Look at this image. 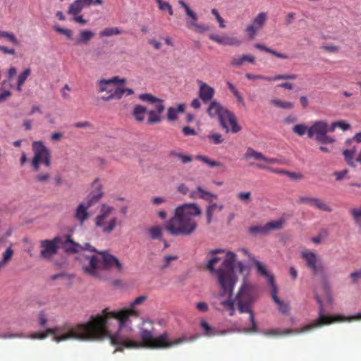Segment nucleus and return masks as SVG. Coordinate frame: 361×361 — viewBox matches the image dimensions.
I'll return each instance as SVG.
<instances>
[{"label":"nucleus","instance_id":"obj_1","mask_svg":"<svg viewBox=\"0 0 361 361\" xmlns=\"http://www.w3.org/2000/svg\"><path fill=\"white\" fill-rule=\"evenodd\" d=\"M210 259L207 263V269L210 273L215 274L221 290L213 302L214 307L219 311H227L230 316L234 315L235 303L240 313H248L250 328H243L238 331L243 333H254L257 331L254 314L250 305L254 302L253 290L251 286L243 283L235 300L231 297L237 282L234 271V263L236 255L231 251L226 252L223 249H214L209 252Z\"/></svg>","mask_w":361,"mask_h":361},{"label":"nucleus","instance_id":"obj_2","mask_svg":"<svg viewBox=\"0 0 361 361\" xmlns=\"http://www.w3.org/2000/svg\"><path fill=\"white\" fill-rule=\"evenodd\" d=\"M147 299L146 295H140L130 302L128 308L118 311H109L105 309L101 313L92 316L83 324L75 325L74 336L78 341H91L102 336H109V328H120L119 335L124 336L130 330V316L138 317L136 306L142 305Z\"/></svg>","mask_w":361,"mask_h":361},{"label":"nucleus","instance_id":"obj_3","mask_svg":"<svg viewBox=\"0 0 361 361\" xmlns=\"http://www.w3.org/2000/svg\"><path fill=\"white\" fill-rule=\"evenodd\" d=\"M139 336L140 341L133 338V326L130 323V330L126 332L124 336L119 335L120 328H109V336H102L95 341L109 339L111 345L116 346V350H121L126 348H151V349H166L178 346L185 343L192 342L197 338L196 336H188L183 335L177 338L171 339L167 333L159 336L154 334L153 323L149 320H142L139 325Z\"/></svg>","mask_w":361,"mask_h":361},{"label":"nucleus","instance_id":"obj_4","mask_svg":"<svg viewBox=\"0 0 361 361\" xmlns=\"http://www.w3.org/2000/svg\"><path fill=\"white\" fill-rule=\"evenodd\" d=\"M201 214V208L195 203L180 204L176 208L173 216L167 222L166 228L172 235H190L197 228L195 218Z\"/></svg>","mask_w":361,"mask_h":361},{"label":"nucleus","instance_id":"obj_5","mask_svg":"<svg viewBox=\"0 0 361 361\" xmlns=\"http://www.w3.org/2000/svg\"><path fill=\"white\" fill-rule=\"evenodd\" d=\"M80 250L96 253L95 255H82L80 258L84 272L90 276L100 277L102 271L114 269L117 272H121L123 270V265L118 259L107 251L98 252L87 243L80 245Z\"/></svg>","mask_w":361,"mask_h":361},{"label":"nucleus","instance_id":"obj_6","mask_svg":"<svg viewBox=\"0 0 361 361\" xmlns=\"http://www.w3.org/2000/svg\"><path fill=\"white\" fill-rule=\"evenodd\" d=\"M317 302L319 305L318 318L312 321L310 324H307L301 328L295 329H274L267 330L263 332L265 336H281L290 334H300L308 333L314 329L322 327V326L329 325L336 322H348L353 320L361 319V312L350 317H345L341 314H327L325 312L322 300L319 296L316 297Z\"/></svg>","mask_w":361,"mask_h":361},{"label":"nucleus","instance_id":"obj_7","mask_svg":"<svg viewBox=\"0 0 361 361\" xmlns=\"http://www.w3.org/2000/svg\"><path fill=\"white\" fill-rule=\"evenodd\" d=\"M75 326H61L54 328L47 329L42 332H35L27 336L22 333L20 334H0L1 338H29L31 339H44L49 335L52 336V340L56 343L65 341L67 340H78V338L72 337L74 336L73 332Z\"/></svg>","mask_w":361,"mask_h":361},{"label":"nucleus","instance_id":"obj_8","mask_svg":"<svg viewBox=\"0 0 361 361\" xmlns=\"http://www.w3.org/2000/svg\"><path fill=\"white\" fill-rule=\"evenodd\" d=\"M114 212V207L103 204L94 219L95 226L104 234H110L116 227L118 219Z\"/></svg>","mask_w":361,"mask_h":361},{"label":"nucleus","instance_id":"obj_9","mask_svg":"<svg viewBox=\"0 0 361 361\" xmlns=\"http://www.w3.org/2000/svg\"><path fill=\"white\" fill-rule=\"evenodd\" d=\"M32 149L33 157L31 165L35 171H38L42 164L46 167L51 166V152L42 141L32 142Z\"/></svg>","mask_w":361,"mask_h":361},{"label":"nucleus","instance_id":"obj_10","mask_svg":"<svg viewBox=\"0 0 361 361\" xmlns=\"http://www.w3.org/2000/svg\"><path fill=\"white\" fill-rule=\"evenodd\" d=\"M255 264L257 266V272L264 276L267 279L269 284L271 286V295L274 302L278 305L279 310L282 314H287L290 310L289 305L288 302H285L283 300H281L277 296V286L274 283V276L269 274V272L266 269L265 267L261 262L255 260Z\"/></svg>","mask_w":361,"mask_h":361},{"label":"nucleus","instance_id":"obj_11","mask_svg":"<svg viewBox=\"0 0 361 361\" xmlns=\"http://www.w3.org/2000/svg\"><path fill=\"white\" fill-rule=\"evenodd\" d=\"M300 255L306 267L313 274L324 278V266L321 257L316 252L305 249L301 251Z\"/></svg>","mask_w":361,"mask_h":361},{"label":"nucleus","instance_id":"obj_12","mask_svg":"<svg viewBox=\"0 0 361 361\" xmlns=\"http://www.w3.org/2000/svg\"><path fill=\"white\" fill-rule=\"evenodd\" d=\"M102 193L100 189L98 191L92 192L87 198L85 202H81L76 207L74 212L75 219L82 225L84 222L89 218L88 209L102 197Z\"/></svg>","mask_w":361,"mask_h":361},{"label":"nucleus","instance_id":"obj_13","mask_svg":"<svg viewBox=\"0 0 361 361\" xmlns=\"http://www.w3.org/2000/svg\"><path fill=\"white\" fill-rule=\"evenodd\" d=\"M61 243V238L56 236L51 240H43L40 242V257L44 259L49 260L56 254L59 250V245Z\"/></svg>","mask_w":361,"mask_h":361},{"label":"nucleus","instance_id":"obj_14","mask_svg":"<svg viewBox=\"0 0 361 361\" xmlns=\"http://www.w3.org/2000/svg\"><path fill=\"white\" fill-rule=\"evenodd\" d=\"M178 4L184 8L187 16L186 25L188 28H195L197 32H203L209 30V27L197 23L198 16L189 6L183 0H178Z\"/></svg>","mask_w":361,"mask_h":361},{"label":"nucleus","instance_id":"obj_15","mask_svg":"<svg viewBox=\"0 0 361 361\" xmlns=\"http://www.w3.org/2000/svg\"><path fill=\"white\" fill-rule=\"evenodd\" d=\"M219 120L221 126L226 132H228L229 130L228 126H231V131L233 133L239 132L241 129V128L237 124L235 115L226 108L221 114H220Z\"/></svg>","mask_w":361,"mask_h":361},{"label":"nucleus","instance_id":"obj_16","mask_svg":"<svg viewBox=\"0 0 361 361\" xmlns=\"http://www.w3.org/2000/svg\"><path fill=\"white\" fill-rule=\"evenodd\" d=\"M125 78L114 76L109 79H100L97 82V91L99 93L106 92L107 95L111 94L115 88L113 85L116 84H124Z\"/></svg>","mask_w":361,"mask_h":361},{"label":"nucleus","instance_id":"obj_17","mask_svg":"<svg viewBox=\"0 0 361 361\" xmlns=\"http://www.w3.org/2000/svg\"><path fill=\"white\" fill-rule=\"evenodd\" d=\"M267 20V14L265 12L259 13L247 26L245 31L250 38H254L257 32L264 27Z\"/></svg>","mask_w":361,"mask_h":361},{"label":"nucleus","instance_id":"obj_18","mask_svg":"<svg viewBox=\"0 0 361 361\" xmlns=\"http://www.w3.org/2000/svg\"><path fill=\"white\" fill-rule=\"evenodd\" d=\"M138 97L141 101L147 102L152 105V110L160 114L164 112L165 107L162 99L149 93L140 94Z\"/></svg>","mask_w":361,"mask_h":361},{"label":"nucleus","instance_id":"obj_19","mask_svg":"<svg viewBox=\"0 0 361 361\" xmlns=\"http://www.w3.org/2000/svg\"><path fill=\"white\" fill-rule=\"evenodd\" d=\"M197 82L199 85V98L204 103L209 102L214 96V89L202 80H198Z\"/></svg>","mask_w":361,"mask_h":361},{"label":"nucleus","instance_id":"obj_20","mask_svg":"<svg viewBox=\"0 0 361 361\" xmlns=\"http://www.w3.org/2000/svg\"><path fill=\"white\" fill-rule=\"evenodd\" d=\"M327 122L323 120L316 121L309 127L308 137L316 140L320 135L326 133Z\"/></svg>","mask_w":361,"mask_h":361},{"label":"nucleus","instance_id":"obj_21","mask_svg":"<svg viewBox=\"0 0 361 361\" xmlns=\"http://www.w3.org/2000/svg\"><path fill=\"white\" fill-rule=\"evenodd\" d=\"M209 37L211 40L221 45L236 46L240 45L241 42L235 37H230L228 35L219 36L216 34H210Z\"/></svg>","mask_w":361,"mask_h":361},{"label":"nucleus","instance_id":"obj_22","mask_svg":"<svg viewBox=\"0 0 361 361\" xmlns=\"http://www.w3.org/2000/svg\"><path fill=\"white\" fill-rule=\"evenodd\" d=\"M93 4V0H75L68 6L67 13L71 16L80 14L82 11Z\"/></svg>","mask_w":361,"mask_h":361},{"label":"nucleus","instance_id":"obj_23","mask_svg":"<svg viewBox=\"0 0 361 361\" xmlns=\"http://www.w3.org/2000/svg\"><path fill=\"white\" fill-rule=\"evenodd\" d=\"M134 93V91L131 88L126 87H116L114 89L111 94L103 95L101 97V99L104 102H109L112 99H121L123 96L131 95Z\"/></svg>","mask_w":361,"mask_h":361},{"label":"nucleus","instance_id":"obj_24","mask_svg":"<svg viewBox=\"0 0 361 361\" xmlns=\"http://www.w3.org/2000/svg\"><path fill=\"white\" fill-rule=\"evenodd\" d=\"M255 61V58L251 55H235L231 59L230 65L233 67L238 68L243 66L245 62L253 63Z\"/></svg>","mask_w":361,"mask_h":361},{"label":"nucleus","instance_id":"obj_25","mask_svg":"<svg viewBox=\"0 0 361 361\" xmlns=\"http://www.w3.org/2000/svg\"><path fill=\"white\" fill-rule=\"evenodd\" d=\"M224 109L225 108L222 106L220 103L214 100L209 102L207 112L210 117L214 118L217 116L219 118L220 114H221Z\"/></svg>","mask_w":361,"mask_h":361},{"label":"nucleus","instance_id":"obj_26","mask_svg":"<svg viewBox=\"0 0 361 361\" xmlns=\"http://www.w3.org/2000/svg\"><path fill=\"white\" fill-rule=\"evenodd\" d=\"M200 326H201L202 330L204 331L203 335L206 336H209V337L215 336L224 334L225 333L224 331H220L210 326L209 325V324L204 320H201Z\"/></svg>","mask_w":361,"mask_h":361},{"label":"nucleus","instance_id":"obj_27","mask_svg":"<svg viewBox=\"0 0 361 361\" xmlns=\"http://www.w3.org/2000/svg\"><path fill=\"white\" fill-rule=\"evenodd\" d=\"M147 233L151 239L161 240L163 237V228L160 225H155L148 228Z\"/></svg>","mask_w":361,"mask_h":361},{"label":"nucleus","instance_id":"obj_28","mask_svg":"<svg viewBox=\"0 0 361 361\" xmlns=\"http://www.w3.org/2000/svg\"><path fill=\"white\" fill-rule=\"evenodd\" d=\"M198 199H202L207 202H212L213 200H216L218 195L215 193L211 192L204 190L202 186H197Z\"/></svg>","mask_w":361,"mask_h":361},{"label":"nucleus","instance_id":"obj_29","mask_svg":"<svg viewBox=\"0 0 361 361\" xmlns=\"http://www.w3.org/2000/svg\"><path fill=\"white\" fill-rule=\"evenodd\" d=\"M60 244L67 252H78L80 251V245L73 242L69 237H66L64 240L61 239Z\"/></svg>","mask_w":361,"mask_h":361},{"label":"nucleus","instance_id":"obj_30","mask_svg":"<svg viewBox=\"0 0 361 361\" xmlns=\"http://www.w3.org/2000/svg\"><path fill=\"white\" fill-rule=\"evenodd\" d=\"M31 74V70L29 68H27L24 69V71L18 74L17 76V82H16V90L18 92L22 91L23 86L26 81V80L28 78V77Z\"/></svg>","mask_w":361,"mask_h":361},{"label":"nucleus","instance_id":"obj_31","mask_svg":"<svg viewBox=\"0 0 361 361\" xmlns=\"http://www.w3.org/2000/svg\"><path fill=\"white\" fill-rule=\"evenodd\" d=\"M147 107L142 105L135 106L133 111L135 119L138 122H143L147 115Z\"/></svg>","mask_w":361,"mask_h":361},{"label":"nucleus","instance_id":"obj_32","mask_svg":"<svg viewBox=\"0 0 361 361\" xmlns=\"http://www.w3.org/2000/svg\"><path fill=\"white\" fill-rule=\"evenodd\" d=\"M185 110V105L184 104H179L176 107H170L168 109L167 111V118L169 121H176L178 118V115L180 113L183 112Z\"/></svg>","mask_w":361,"mask_h":361},{"label":"nucleus","instance_id":"obj_33","mask_svg":"<svg viewBox=\"0 0 361 361\" xmlns=\"http://www.w3.org/2000/svg\"><path fill=\"white\" fill-rule=\"evenodd\" d=\"M270 103L275 107L280 108L282 109L290 110L294 108V103L290 101H284L280 99H273L270 101Z\"/></svg>","mask_w":361,"mask_h":361},{"label":"nucleus","instance_id":"obj_34","mask_svg":"<svg viewBox=\"0 0 361 361\" xmlns=\"http://www.w3.org/2000/svg\"><path fill=\"white\" fill-rule=\"evenodd\" d=\"M255 47L259 50L264 51L267 53L271 54L275 56L276 57L281 59H289V56L287 54L279 53V52H278L274 49H271L262 44H255Z\"/></svg>","mask_w":361,"mask_h":361},{"label":"nucleus","instance_id":"obj_35","mask_svg":"<svg viewBox=\"0 0 361 361\" xmlns=\"http://www.w3.org/2000/svg\"><path fill=\"white\" fill-rule=\"evenodd\" d=\"M94 36V32L90 30H82L79 32V38L77 39V43H88L91 39Z\"/></svg>","mask_w":361,"mask_h":361},{"label":"nucleus","instance_id":"obj_36","mask_svg":"<svg viewBox=\"0 0 361 361\" xmlns=\"http://www.w3.org/2000/svg\"><path fill=\"white\" fill-rule=\"evenodd\" d=\"M312 207L325 212H331L333 210L332 207L327 202L318 197H316Z\"/></svg>","mask_w":361,"mask_h":361},{"label":"nucleus","instance_id":"obj_37","mask_svg":"<svg viewBox=\"0 0 361 361\" xmlns=\"http://www.w3.org/2000/svg\"><path fill=\"white\" fill-rule=\"evenodd\" d=\"M161 114L154 110L147 109V115L148 116L147 123L154 124L159 123L161 121Z\"/></svg>","mask_w":361,"mask_h":361},{"label":"nucleus","instance_id":"obj_38","mask_svg":"<svg viewBox=\"0 0 361 361\" xmlns=\"http://www.w3.org/2000/svg\"><path fill=\"white\" fill-rule=\"evenodd\" d=\"M251 158L257 161H262V159H264V156L261 152H257L252 148H248L244 155V159L248 161Z\"/></svg>","mask_w":361,"mask_h":361},{"label":"nucleus","instance_id":"obj_39","mask_svg":"<svg viewBox=\"0 0 361 361\" xmlns=\"http://www.w3.org/2000/svg\"><path fill=\"white\" fill-rule=\"evenodd\" d=\"M249 232H250V233H251L252 235H266L268 233L266 224H264V225H261V224L253 225L249 228Z\"/></svg>","mask_w":361,"mask_h":361},{"label":"nucleus","instance_id":"obj_40","mask_svg":"<svg viewBox=\"0 0 361 361\" xmlns=\"http://www.w3.org/2000/svg\"><path fill=\"white\" fill-rule=\"evenodd\" d=\"M120 34H121V30L118 27H106L99 32V35L102 37H108Z\"/></svg>","mask_w":361,"mask_h":361},{"label":"nucleus","instance_id":"obj_41","mask_svg":"<svg viewBox=\"0 0 361 361\" xmlns=\"http://www.w3.org/2000/svg\"><path fill=\"white\" fill-rule=\"evenodd\" d=\"M170 156L178 159L182 164H188L192 161V159L191 156L184 154L181 152L173 150L170 152Z\"/></svg>","mask_w":361,"mask_h":361},{"label":"nucleus","instance_id":"obj_42","mask_svg":"<svg viewBox=\"0 0 361 361\" xmlns=\"http://www.w3.org/2000/svg\"><path fill=\"white\" fill-rule=\"evenodd\" d=\"M208 205L206 207V216L207 224H210L213 217L214 211L217 208L218 204L212 200L208 202Z\"/></svg>","mask_w":361,"mask_h":361},{"label":"nucleus","instance_id":"obj_43","mask_svg":"<svg viewBox=\"0 0 361 361\" xmlns=\"http://www.w3.org/2000/svg\"><path fill=\"white\" fill-rule=\"evenodd\" d=\"M196 159L208 164L209 166L211 167H215V166H217V167H224V165L219 162V161H213V160H211L209 159L208 157H205V156H202V155H197L196 157Z\"/></svg>","mask_w":361,"mask_h":361},{"label":"nucleus","instance_id":"obj_44","mask_svg":"<svg viewBox=\"0 0 361 361\" xmlns=\"http://www.w3.org/2000/svg\"><path fill=\"white\" fill-rule=\"evenodd\" d=\"M308 130L309 127L305 124H297L293 128V132L299 136H302L306 133L308 135Z\"/></svg>","mask_w":361,"mask_h":361},{"label":"nucleus","instance_id":"obj_45","mask_svg":"<svg viewBox=\"0 0 361 361\" xmlns=\"http://www.w3.org/2000/svg\"><path fill=\"white\" fill-rule=\"evenodd\" d=\"M283 224V221L282 219L268 222L266 224L267 232L269 233L270 231L280 229L282 227Z\"/></svg>","mask_w":361,"mask_h":361},{"label":"nucleus","instance_id":"obj_46","mask_svg":"<svg viewBox=\"0 0 361 361\" xmlns=\"http://www.w3.org/2000/svg\"><path fill=\"white\" fill-rule=\"evenodd\" d=\"M236 197L245 204H249L252 201L250 192H240L236 195Z\"/></svg>","mask_w":361,"mask_h":361},{"label":"nucleus","instance_id":"obj_47","mask_svg":"<svg viewBox=\"0 0 361 361\" xmlns=\"http://www.w3.org/2000/svg\"><path fill=\"white\" fill-rule=\"evenodd\" d=\"M13 255V251L11 247H8L2 254V259L0 263L3 267L11 259Z\"/></svg>","mask_w":361,"mask_h":361},{"label":"nucleus","instance_id":"obj_48","mask_svg":"<svg viewBox=\"0 0 361 361\" xmlns=\"http://www.w3.org/2000/svg\"><path fill=\"white\" fill-rule=\"evenodd\" d=\"M343 154L345 161L349 166L352 167H355L356 166L355 161L353 160L354 154H353V152L345 149L343 152Z\"/></svg>","mask_w":361,"mask_h":361},{"label":"nucleus","instance_id":"obj_49","mask_svg":"<svg viewBox=\"0 0 361 361\" xmlns=\"http://www.w3.org/2000/svg\"><path fill=\"white\" fill-rule=\"evenodd\" d=\"M298 75L295 74H279L271 78V81H276L280 80H295Z\"/></svg>","mask_w":361,"mask_h":361},{"label":"nucleus","instance_id":"obj_50","mask_svg":"<svg viewBox=\"0 0 361 361\" xmlns=\"http://www.w3.org/2000/svg\"><path fill=\"white\" fill-rule=\"evenodd\" d=\"M158 4L159 8L161 11H168L169 15L172 16L173 14V11L171 6L166 1H162L161 0H156Z\"/></svg>","mask_w":361,"mask_h":361},{"label":"nucleus","instance_id":"obj_51","mask_svg":"<svg viewBox=\"0 0 361 361\" xmlns=\"http://www.w3.org/2000/svg\"><path fill=\"white\" fill-rule=\"evenodd\" d=\"M316 140L322 144H332L335 142V139L329 136L327 133H324V135H320Z\"/></svg>","mask_w":361,"mask_h":361},{"label":"nucleus","instance_id":"obj_52","mask_svg":"<svg viewBox=\"0 0 361 361\" xmlns=\"http://www.w3.org/2000/svg\"><path fill=\"white\" fill-rule=\"evenodd\" d=\"M178 259L176 255H166L164 257L163 264L161 265V269H165L170 266L172 261H175Z\"/></svg>","mask_w":361,"mask_h":361},{"label":"nucleus","instance_id":"obj_53","mask_svg":"<svg viewBox=\"0 0 361 361\" xmlns=\"http://www.w3.org/2000/svg\"><path fill=\"white\" fill-rule=\"evenodd\" d=\"M54 29L56 32L65 35L68 39H71L73 32L71 30L63 28L59 25H54Z\"/></svg>","mask_w":361,"mask_h":361},{"label":"nucleus","instance_id":"obj_54","mask_svg":"<svg viewBox=\"0 0 361 361\" xmlns=\"http://www.w3.org/2000/svg\"><path fill=\"white\" fill-rule=\"evenodd\" d=\"M2 38L7 39L11 43H12L13 45H16V46L19 45V41L16 37L15 35L12 32L5 31L4 37Z\"/></svg>","mask_w":361,"mask_h":361},{"label":"nucleus","instance_id":"obj_55","mask_svg":"<svg viewBox=\"0 0 361 361\" xmlns=\"http://www.w3.org/2000/svg\"><path fill=\"white\" fill-rule=\"evenodd\" d=\"M245 77L248 80H263L266 81H271V78L269 76H264L262 75H255L252 73H245Z\"/></svg>","mask_w":361,"mask_h":361},{"label":"nucleus","instance_id":"obj_56","mask_svg":"<svg viewBox=\"0 0 361 361\" xmlns=\"http://www.w3.org/2000/svg\"><path fill=\"white\" fill-rule=\"evenodd\" d=\"M316 200V197L312 196H300L299 197V202L301 204H308L311 207L313 206L314 201Z\"/></svg>","mask_w":361,"mask_h":361},{"label":"nucleus","instance_id":"obj_57","mask_svg":"<svg viewBox=\"0 0 361 361\" xmlns=\"http://www.w3.org/2000/svg\"><path fill=\"white\" fill-rule=\"evenodd\" d=\"M207 137L214 144H221L224 141L222 136L219 133H210Z\"/></svg>","mask_w":361,"mask_h":361},{"label":"nucleus","instance_id":"obj_58","mask_svg":"<svg viewBox=\"0 0 361 361\" xmlns=\"http://www.w3.org/2000/svg\"><path fill=\"white\" fill-rule=\"evenodd\" d=\"M212 13L214 16L217 22L219 24V27L221 28L226 27V24L224 20L221 17L219 11L216 8H212L211 11Z\"/></svg>","mask_w":361,"mask_h":361},{"label":"nucleus","instance_id":"obj_59","mask_svg":"<svg viewBox=\"0 0 361 361\" xmlns=\"http://www.w3.org/2000/svg\"><path fill=\"white\" fill-rule=\"evenodd\" d=\"M350 213L356 223L361 221V207L353 208L350 210Z\"/></svg>","mask_w":361,"mask_h":361},{"label":"nucleus","instance_id":"obj_60","mask_svg":"<svg viewBox=\"0 0 361 361\" xmlns=\"http://www.w3.org/2000/svg\"><path fill=\"white\" fill-rule=\"evenodd\" d=\"M72 20L78 23V24H80V25H85L87 24V20H86L85 18H84V17L80 14H76L75 16H72Z\"/></svg>","mask_w":361,"mask_h":361},{"label":"nucleus","instance_id":"obj_61","mask_svg":"<svg viewBox=\"0 0 361 361\" xmlns=\"http://www.w3.org/2000/svg\"><path fill=\"white\" fill-rule=\"evenodd\" d=\"M348 173V169H344L341 171H335L334 173V176H336L337 180H341L346 178L347 174Z\"/></svg>","mask_w":361,"mask_h":361},{"label":"nucleus","instance_id":"obj_62","mask_svg":"<svg viewBox=\"0 0 361 361\" xmlns=\"http://www.w3.org/2000/svg\"><path fill=\"white\" fill-rule=\"evenodd\" d=\"M39 324L40 326L45 327L47 323V317L44 312H40L38 315Z\"/></svg>","mask_w":361,"mask_h":361},{"label":"nucleus","instance_id":"obj_63","mask_svg":"<svg viewBox=\"0 0 361 361\" xmlns=\"http://www.w3.org/2000/svg\"><path fill=\"white\" fill-rule=\"evenodd\" d=\"M336 122L337 128H341L343 131L348 130L350 128V124L348 123H347L345 121L340 120V121H337Z\"/></svg>","mask_w":361,"mask_h":361},{"label":"nucleus","instance_id":"obj_64","mask_svg":"<svg viewBox=\"0 0 361 361\" xmlns=\"http://www.w3.org/2000/svg\"><path fill=\"white\" fill-rule=\"evenodd\" d=\"M11 94L8 90L0 89V103L8 99Z\"/></svg>","mask_w":361,"mask_h":361}]
</instances>
